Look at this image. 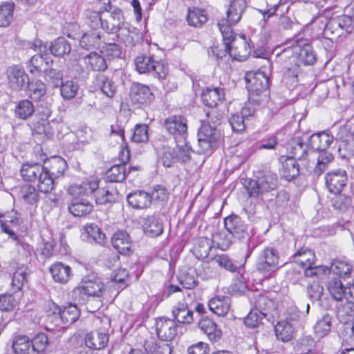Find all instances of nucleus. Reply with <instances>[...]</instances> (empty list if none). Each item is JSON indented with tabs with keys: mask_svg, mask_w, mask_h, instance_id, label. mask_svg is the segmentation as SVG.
Returning <instances> with one entry per match:
<instances>
[{
	"mask_svg": "<svg viewBox=\"0 0 354 354\" xmlns=\"http://www.w3.org/2000/svg\"><path fill=\"white\" fill-rule=\"evenodd\" d=\"M206 117L198 131V153L210 155L218 145L221 133L216 126L221 123L223 115L212 109L206 113Z\"/></svg>",
	"mask_w": 354,
	"mask_h": 354,
	"instance_id": "1",
	"label": "nucleus"
},
{
	"mask_svg": "<svg viewBox=\"0 0 354 354\" xmlns=\"http://www.w3.org/2000/svg\"><path fill=\"white\" fill-rule=\"evenodd\" d=\"M98 180L83 182L80 185L73 184L68 187V193L71 195H93L98 205L113 204L119 198V192L112 185L100 186Z\"/></svg>",
	"mask_w": 354,
	"mask_h": 354,
	"instance_id": "2",
	"label": "nucleus"
},
{
	"mask_svg": "<svg viewBox=\"0 0 354 354\" xmlns=\"http://www.w3.org/2000/svg\"><path fill=\"white\" fill-rule=\"evenodd\" d=\"M316 21L323 25V33L326 37H339L344 34V32L350 34L354 30V3L352 5L351 15L337 16L328 22L323 17H319Z\"/></svg>",
	"mask_w": 354,
	"mask_h": 354,
	"instance_id": "3",
	"label": "nucleus"
},
{
	"mask_svg": "<svg viewBox=\"0 0 354 354\" xmlns=\"http://www.w3.org/2000/svg\"><path fill=\"white\" fill-rule=\"evenodd\" d=\"M278 187L277 175L271 171L259 172L255 179L250 180L246 185L250 197H261L268 196L275 191Z\"/></svg>",
	"mask_w": 354,
	"mask_h": 354,
	"instance_id": "4",
	"label": "nucleus"
},
{
	"mask_svg": "<svg viewBox=\"0 0 354 354\" xmlns=\"http://www.w3.org/2000/svg\"><path fill=\"white\" fill-rule=\"evenodd\" d=\"M44 165L37 162H27L22 165L20 174L25 181H37L39 191L46 194L53 189V183L48 174H44Z\"/></svg>",
	"mask_w": 354,
	"mask_h": 354,
	"instance_id": "5",
	"label": "nucleus"
},
{
	"mask_svg": "<svg viewBox=\"0 0 354 354\" xmlns=\"http://www.w3.org/2000/svg\"><path fill=\"white\" fill-rule=\"evenodd\" d=\"M104 290V286L101 279L94 274H89L74 288L73 298L79 304H83L89 297H101Z\"/></svg>",
	"mask_w": 354,
	"mask_h": 354,
	"instance_id": "6",
	"label": "nucleus"
},
{
	"mask_svg": "<svg viewBox=\"0 0 354 354\" xmlns=\"http://www.w3.org/2000/svg\"><path fill=\"white\" fill-rule=\"evenodd\" d=\"M224 226L225 230L229 231L235 239L247 241L245 259H248L255 248V245H250V239L253 235L250 226L246 224L241 217L235 214H231L225 218Z\"/></svg>",
	"mask_w": 354,
	"mask_h": 354,
	"instance_id": "7",
	"label": "nucleus"
},
{
	"mask_svg": "<svg viewBox=\"0 0 354 354\" xmlns=\"http://www.w3.org/2000/svg\"><path fill=\"white\" fill-rule=\"evenodd\" d=\"M283 265L280 263L279 251L273 247H266L259 254L255 268L262 274L270 276Z\"/></svg>",
	"mask_w": 354,
	"mask_h": 354,
	"instance_id": "8",
	"label": "nucleus"
},
{
	"mask_svg": "<svg viewBox=\"0 0 354 354\" xmlns=\"http://www.w3.org/2000/svg\"><path fill=\"white\" fill-rule=\"evenodd\" d=\"M102 8V28L109 34L118 32L120 28L126 23L121 8L109 3L104 2Z\"/></svg>",
	"mask_w": 354,
	"mask_h": 354,
	"instance_id": "9",
	"label": "nucleus"
},
{
	"mask_svg": "<svg viewBox=\"0 0 354 354\" xmlns=\"http://www.w3.org/2000/svg\"><path fill=\"white\" fill-rule=\"evenodd\" d=\"M272 64L270 60H266L257 71H250L245 74L248 89L257 91H267L269 87V77L272 73Z\"/></svg>",
	"mask_w": 354,
	"mask_h": 354,
	"instance_id": "10",
	"label": "nucleus"
},
{
	"mask_svg": "<svg viewBox=\"0 0 354 354\" xmlns=\"http://www.w3.org/2000/svg\"><path fill=\"white\" fill-rule=\"evenodd\" d=\"M150 339L144 343L146 350L153 354H171V344L174 337V333H153Z\"/></svg>",
	"mask_w": 354,
	"mask_h": 354,
	"instance_id": "11",
	"label": "nucleus"
},
{
	"mask_svg": "<svg viewBox=\"0 0 354 354\" xmlns=\"http://www.w3.org/2000/svg\"><path fill=\"white\" fill-rule=\"evenodd\" d=\"M289 7L290 6L285 0H279L277 3L268 5V9L259 10V12L262 14L265 21L273 15L279 16L280 26L284 29H289L291 28L292 21L289 17L284 16V14L288 11Z\"/></svg>",
	"mask_w": 354,
	"mask_h": 354,
	"instance_id": "12",
	"label": "nucleus"
},
{
	"mask_svg": "<svg viewBox=\"0 0 354 354\" xmlns=\"http://www.w3.org/2000/svg\"><path fill=\"white\" fill-rule=\"evenodd\" d=\"M9 86L15 91L25 90L29 83V76L19 66L9 67L6 71Z\"/></svg>",
	"mask_w": 354,
	"mask_h": 354,
	"instance_id": "13",
	"label": "nucleus"
},
{
	"mask_svg": "<svg viewBox=\"0 0 354 354\" xmlns=\"http://www.w3.org/2000/svg\"><path fill=\"white\" fill-rule=\"evenodd\" d=\"M325 180L330 192L339 194L346 185L348 181L347 173L342 169H334L326 174Z\"/></svg>",
	"mask_w": 354,
	"mask_h": 354,
	"instance_id": "14",
	"label": "nucleus"
},
{
	"mask_svg": "<svg viewBox=\"0 0 354 354\" xmlns=\"http://www.w3.org/2000/svg\"><path fill=\"white\" fill-rule=\"evenodd\" d=\"M53 63V60L48 53H37L27 61L26 68L30 74L41 75Z\"/></svg>",
	"mask_w": 354,
	"mask_h": 354,
	"instance_id": "15",
	"label": "nucleus"
},
{
	"mask_svg": "<svg viewBox=\"0 0 354 354\" xmlns=\"http://www.w3.org/2000/svg\"><path fill=\"white\" fill-rule=\"evenodd\" d=\"M129 96L132 103L138 105L149 104L154 99L149 87L138 82L132 84Z\"/></svg>",
	"mask_w": 354,
	"mask_h": 354,
	"instance_id": "16",
	"label": "nucleus"
},
{
	"mask_svg": "<svg viewBox=\"0 0 354 354\" xmlns=\"http://www.w3.org/2000/svg\"><path fill=\"white\" fill-rule=\"evenodd\" d=\"M111 244L120 254L129 256L133 253V242L126 231L115 232L112 235Z\"/></svg>",
	"mask_w": 354,
	"mask_h": 354,
	"instance_id": "17",
	"label": "nucleus"
},
{
	"mask_svg": "<svg viewBox=\"0 0 354 354\" xmlns=\"http://www.w3.org/2000/svg\"><path fill=\"white\" fill-rule=\"evenodd\" d=\"M142 227L144 234L151 238L160 236L164 230L162 219L156 214L143 218Z\"/></svg>",
	"mask_w": 354,
	"mask_h": 354,
	"instance_id": "18",
	"label": "nucleus"
},
{
	"mask_svg": "<svg viewBox=\"0 0 354 354\" xmlns=\"http://www.w3.org/2000/svg\"><path fill=\"white\" fill-rule=\"evenodd\" d=\"M73 198L68 205L69 212L75 217L85 216L93 210L92 204L84 198L85 195H73Z\"/></svg>",
	"mask_w": 354,
	"mask_h": 354,
	"instance_id": "19",
	"label": "nucleus"
},
{
	"mask_svg": "<svg viewBox=\"0 0 354 354\" xmlns=\"http://www.w3.org/2000/svg\"><path fill=\"white\" fill-rule=\"evenodd\" d=\"M254 304V310L263 316L269 322L270 311L275 309L274 303L272 299L262 293H254L251 299Z\"/></svg>",
	"mask_w": 354,
	"mask_h": 354,
	"instance_id": "20",
	"label": "nucleus"
},
{
	"mask_svg": "<svg viewBox=\"0 0 354 354\" xmlns=\"http://www.w3.org/2000/svg\"><path fill=\"white\" fill-rule=\"evenodd\" d=\"M279 160L281 165L279 172L282 178L291 181L299 175V165L294 158L281 156Z\"/></svg>",
	"mask_w": 354,
	"mask_h": 354,
	"instance_id": "21",
	"label": "nucleus"
},
{
	"mask_svg": "<svg viewBox=\"0 0 354 354\" xmlns=\"http://www.w3.org/2000/svg\"><path fill=\"white\" fill-rule=\"evenodd\" d=\"M116 33L118 39L126 46H133L141 40L139 30L128 23H125Z\"/></svg>",
	"mask_w": 354,
	"mask_h": 354,
	"instance_id": "22",
	"label": "nucleus"
},
{
	"mask_svg": "<svg viewBox=\"0 0 354 354\" xmlns=\"http://www.w3.org/2000/svg\"><path fill=\"white\" fill-rule=\"evenodd\" d=\"M164 127L171 135L180 136L185 138L187 135V120L181 115H171L164 122Z\"/></svg>",
	"mask_w": 354,
	"mask_h": 354,
	"instance_id": "23",
	"label": "nucleus"
},
{
	"mask_svg": "<svg viewBox=\"0 0 354 354\" xmlns=\"http://www.w3.org/2000/svg\"><path fill=\"white\" fill-rule=\"evenodd\" d=\"M291 259L302 268L304 271L313 266L317 260L314 251L306 247L300 248L291 257Z\"/></svg>",
	"mask_w": 354,
	"mask_h": 354,
	"instance_id": "24",
	"label": "nucleus"
},
{
	"mask_svg": "<svg viewBox=\"0 0 354 354\" xmlns=\"http://www.w3.org/2000/svg\"><path fill=\"white\" fill-rule=\"evenodd\" d=\"M334 140L333 136L325 131L313 134L308 140V147L319 152L326 151V149L332 144Z\"/></svg>",
	"mask_w": 354,
	"mask_h": 354,
	"instance_id": "25",
	"label": "nucleus"
},
{
	"mask_svg": "<svg viewBox=\"0 0 354 354\" xmlns=\"http://www.w3.org/2000/svg\"><path fill=\"white\" fill-rule=\"evenodd\" d=\"M49 165L45 167L44 174H48L49 178L53 183L55 187V180L62 176L68 167L67 163L65 160L59 156H55L48 161ZM48 164V162H46Z\"/></svg>",
	"mask_w": 354,
	"mask_h": 354,
	"instance_id": "26",
	"label": "nucleus"
},
{
	"mask_svg": "<svg viewBox=\"0 0 354 354\" xmlns=\"http://www.w3.org/2000/svg\"><path fill=\"white\" fill-rule=\"evenodd\" d=\"M308 145H305L300 137L292 138L287 144V150L291 154L290 158H294L295 160H305L308 156Z\"/></svg>",
	"mask_w": 354,
	"mask_h": 354,
	"instance_id": "27",
	"label": "nucleus"
},
{
	"mask_svg": "<svg viewBox=\"0 0 354 354\" xmlns=\"http://www.w3.org/2000/svg\"><path fill=\"white\" fill-rule=\"evenodd\" d=\"M128 204L133 209H146L150 207V194L143 190H137L127 196Z\"/></svg>",
	"mask_w": 354,
	"mask_h": 354,
	"instance_id": "28",
	"label": "nucleus"
},
{
	"mask_svg": "<svg viewBox=\"0 0 354 354\" xmlns=\"http://www.w3.org/2000/svg\"><path fill=\"white\" fill-rule=\"evenodd\" d=\"M84 62L87 68L97 72H104L108 68L106 59L100 53L92 51L84 57Z\"/></svg>",
	"mask_w": 354,
	"mask_h": 354,
	"instance_id": "29",
	"label": "nucleus"
},
{
	"mask_svg": "<svg viewBox=\"0 0 354 354\" xmlns=\"http://www.w3.org/2000/svg\"><path fill=\"white\" fill-rule=\"evenodd\" d=\"M224 90L222 88H207L201 94V100L204 105L214 108L218 102L224 100Z\"/></svg>",
	"mask_w": 354,
	"mask_h": 354,
	"instance_id": "30",
	"label": "nucleus"
},
{
	"mask_svg": "<svg viewBox=\"0 0 354 354\" xmlns=\"http://www.w3.org/2000/svg\"><path fill=\"white\" fill-rule=\"evenodd\" d=\"M102 32L91 30L85 32L80 39V46L86 50H93L100 47L102 44Z\"/></svg>",
	"mask_w": 354,
	"mask_h": 354,
	"instance_id": "31",
	"label": "nucleus"
},
{
	"mask_svg": "<svg viewBox=\"0 0 354 354\" xmlns=\"http://www.w3.org/2000/svg\"><path fill=\"white\" fill-rule=\"evenodd\" d=\"M211 260L217 264L221 268L232 273H239L241 268L243 266L247 261V259H245L243 263H239L232 259L226 254H216L212 258Z\"/></svg>",
	"mask_w": 354,
	"mask_h": 354,
	"instance_id": "32",
	"label": "nucleus"
},
{
	"mask_svg": "<svg viewBox=\"0 0 354 354\" xmlns=\"http://www.w3.org/2000/svg\"><path fill=\"white\" fill-rule=\"evenodd\" d=\"M330 271L339 278L347 279L351 277L353 266L345 257L335 259L331 262Z\"/></svg>",
	"mask_w": 354,
	"mask_h": 354,
	"instance_id": "33",
	"label": "nucleus"
},
{
	"mask_svg": "<svg viewBox=\"0 0 354 354\" xmlns=\"http://www.w3.org/2000/svg\"><path fill=\"white\" fill-rule=\"evenodd\" d=\"M50 272L55 281L60 283H67L71 277V269L70 266L64 265L61 262L53 263L50 268Z\"/></svg>",
	"mask_w": 354,
	"mask_h": 354,
	"instance_id": "34",
	"label": "nucleus"
},
{
	"mask_svg": "<svg viewBox=\"0 0 354 354\" xmlns=\"http://www.w3.org/2000/svg\"><path fill=\"white\" fill-rule=\"evenodd\" d=\"M80 315V312L76 305L68 304L64 306L59 319L63 323L62 328L66 329L70 325L77 320Z\"/></svg>",
	"mask_w": 354,
	"mask_h": 354,
	"instance_id": "35",
	"label": "nucleus"
},
{
	"mask_svg": "<svg viewBox=\"0 0 354 354\" xmlns=\"http://www.w3.org/2000/svg\"><path fill=\"white\" fill-rule=\"evenodd\" d=\"M35 106L32 101L25 99L19 101L14 109L15 116L20 120H26L34 114Z\"/></svg>",
	"mask_w": 354,
	"mask_h": 354,
	"instance_id": "36",
	"label": "nucleus"
},
{
	"mask_svg": "<svg viewBox=\"0 0 354 354\" xmlns=\"http://www.w3.org/2000/svg\"><path fill=\"white\" fill-rule=\"evenodd\" d=\"M209 308L218 316L225 315L230 307V299L228 297H216L209 301Z\"/></svg>",
	"mask_w": 354,
	"mask_h": 354,
	"instance_id": "37",
	"label": "nucleus"
},
{
	"mask_svg": "<svg viewBox=\"0 0 354 354\" xmlns=\"http://www.w3.org/2000/svg\"><path fill=\"white\" fill-rule=\"evenodd\" d=\"M317 61V55L312 46L309 44H304L299 50H297V62L304 65H313Z\"/></svg>",
	"mask_w": 354,
	"mask_h": 354,
	"instance_id": "38",
	"label": "nucleus"
},
{
	"mask_svg": "<svg viewBox=\"0 0 354 354\" xmlns=\"http://www.w3.org/2000/svg\"><path fill=\"white\" fill-rule=\"evenodd\" d=\"M245 3L242 0H236L230 3L227 10L226 23L230 24H237L241 18L242 12L245 8Z\"/></svg>",
	"mask_w": 354,
	"mask_h": 354,
	"instance_id": "39",
	"label": "nucleus"
},
{
	"mask_svg": "<svg viewBox=\"0 0 354 354\" xmlns=\"http://www.w3.org/2000/svg\"><path fill=\"white\" fill-rule=\"evenodd\" d=\"M51 54L55 57H64L71 51V44L63 37H59L51 42L49 47Z\"/></svg>",
	"mask_w": 354,
	"mask_h": 354,
	"instance_id": "40",
	"label": "nucleus"
},
{
	"mask_svg": "<svg viewBox=\"0 0 354 354\" xmlns=\"http://www.w3.org/2000/svg\"><path fill=\"white\" fill-rule=\"evenodd\" d=\"M109 341L108 333H86V345L92 349L99 350L106 346Z\"/></svg>",
	"mask_w": 354,
	"mask_h": 354,
	"instance_id": "41",
	"label": "nucleus"
},
{
	"mask_svg": "<svg viewBox=\"0 0 354 354\" xmlns=\"http://www.w3.org/2000/svg\"><path fill=\"white\" fill-rule=\"evenodd\" d=\"M174 317L180 324H190L193 321V312L186 303H178L172 310Z\"/></svg>",
	"mask_w": 354,
	"mask_h": 354,
	"instance_id": "42",
	"label": "nucleus"
},
{
	"mask_svg": "<svg viewBox=\"0 0 354 354\" xmlns=\"http://www.w3.org/2000/svg\"><path fill=\"white\" fill-rule=\"evenodd\" d=\"M346 288L340 279L337 277L330 279L327 284L329 293L336 301H342L344 299Z\"/></svg>",
	"mask_w": 354,
	"mask_h": 354,
	"instance_id": "43",
	"label": "nucleus"
},
{
	"mask_svg": "<svg viewBox=\"0 0 354 354\" xmlns=\"http://www.w3.org/2000/svg\"><path fill=\"white\" fill-rule=\"evenodd\" d=\"M235 239L227 230H221L212 236V242L221 250H227L232 245Z\"/></svg>",
	"mask_w": 354,
	"mask_h": 354,
	"instance_id": "44",
	"label": "nucleus"
},
{
	"mask_svg": "<svg viewBox=\"0 0 354 354\" xmlns=\"http://www.w3.org/2000/svg\"><path fill=\"white\" fill-rule=\"evenodd\" d=\"M30 97L35 101H40L46 94V86L40 80H29L28 85Z\"/></svg>",
	"mask_w": 354,
	"mask_h": 354,
	"instance_id": "45",
	"label": "nucleus"
},
{
	"mask_svg": "<svg viewBox=\"0 0 354 354\" xmlns=\"http://www.w3.org/2000/svg\"><path fill=\"white\" fill-rule=\"evenodd\" d=\"M96 83L102 92L109 97H113L116 93L117 87L111 79L104 74L96 76Z\"/></svg>",
	"mask_w": 354,
	"mask_h": 354,
	"instance_id": "46",
	"label": "nucleus"
},
{
	"mask_svg": "<svg viewBox=\"0 0 354 354\" xmlns=\"http://www.w3.org/2000/svg\"><path fill=\"white\" fill-rule=\"evenodd\" d=\"M127 174L126 165H115L106 172L105 179L111 183L122 182L125 179Z\"/></svg>",
	"mask_w": 354,
	"mask_h": 354,
	"instance_id": "47",
	"label": "nucleus"
},
{
	"mask_svg": "<svg viewBox=\"0 0 354 354\" xmlns=\"http://www.w3.org/2000/svg\"><path fill=\"white\" fill-rule=\"evenodd\" d=\"M134 63L139 73H150L153 64H155V58L153 55H140L136 57Z\"/></svg>",
	"mask_w": 354,
	"mask_h": 354,
	"instance_id": "48",
	"label": "nucleus"
},
{
	"mask_svg": "<svg viewBox=\"0 0 354 354\" xmlns=\"http://www.w3.org/2000/svg\"><path fill=\"white\" fill-rule=\"evenodd\" d=\"M217 25L223 36L227 50H232L231 44L234 41L236 37L231 27L233 24L226 23L225 19H223L218 21Z\"/></svg>",
	"mask_w": 354,
	"mask_h": 354,
	"instance_id": "49",
	"label": "nucleus"
},
{
	"mask_svg": "<svg viewBox=\"0 0 354 354\" xmlns=\"http://www.w3.org/2000/svg\"><path fill=\"white\" fill-rule=\"evenodd\" d=\"M186 19L188 24L194 27L201 26L207 20L205 11L196 8H194L193 10L188 8Z\"/></svg>",
	"mask_w": 354,
	"mask_h": 354,
	"instance_id": "50",
	"label": "nucleus"
},
{
	"mask_svg": "<svg viewBox=\"0 0 354 354\" xmlns=\"http://www.w3.org/2000/svg\"><path fill=\"white\" fill-rule=\"evenodd\" d=\"M333 159L332 153L328 151L319 152L313 172L317 176L321 175L328 169V165L333 161Z\"/></svg>",
	"mask_w": 354,
	"mask_h": 354,
	"instance_id": "51",
	"label": "nucleus"
},
{
	"mask_svg": "<svg viewBox=\"0 0 354 354\" xmlns=\"http://www.w3.org/2000/svg\"><path fill=\"white\" fill-rule=\"evenodd\" d=\"M44 79L52 88H58L63 82L64 73L62 70L50 66L44 72Z\"/></svg>",
	"mask_w": 354,
	"mask_h": 354,
	"instance_id": "52",
	"label": "nucleus"
},
{
	"mask_svg": "<svg viewBox=\"0 0 354 354\" xmlns=\"http://www.w3.org/2000/svg\"><path fill=\"white\" fill-rule=\"evenodd\" d=\"M297 47H288L283 49L276 55V61L277 63L286 65L285 67H288L287 64H292L297 62Z\"/></svg>",
	"mask_w": 354,
	"mask_h": 354,
	"instance_id": "53",
	"label": "nucleus"
},
{
	"mask_svg": "<svg viewBox=\"0 0 354 354\" xmlns=\"http://www.w3.org/2000/svg\"><path fill=\"white\" fill-rule=\"evenodd\" d=\"M176 149L170 147H162L158 152V161L165 167H171L176 162Z\"/></svg>",
	"mask_w": 354,
	"mask_h": 354,
	"instance_id": "54",
	"label": "nucleus"
},
{
	"mask_svg": "<svg viewBox=\"0 0 354 354\" xmlns=\"http://www.w3.org/2000/svg\"><path fill=\"white\" fill-rule=\"evenodd\" d=\"M86 24L92 29L102 28V8L99 11L86 10L84 12Z\"/></svg>",
	"mask_w": 354,
	"mask_h": 354,
	"instance_id": "55",
	"label": "nucleus"
},
{
	"mask_svg": "<svg viewBox=\"0 0 354 354\" xmlns=\"http://www.w3.org/2000/svg\"><path fill=\"white\" fill-rule=\"evenodd\" d=\"M14 3H3L0 6V27L8 26L13 19Z\"/></svg>",
	"mask_w": 354,
	"mask_h": 354,
	"instance_id": "56",
	"label": "nucleus"
},
{
	"mask_svg": "<svg viewBox=\"0 0 354 354\" xmlns=\"http://www.w3.org/2000/svg\"><path fill=\"white\" fill-rule=\"evenodd\" d=\"M26 270V267L21 266L14 272L11 286L15 292L21 290L25 283L27 282Z\"/></svg>",
	"mask_w": 354,
	"mask_h": 354,
	"instance_id": "57",
	"label": "nucleus"
},
{
	"mask_svg": "<svg viewBox=\"0 0 354 354\" xmlns=\"http://www.w3.org/2000/svg\"><path fill=\"white\" fill-rule=\"evenodd\" d=\"M21 198L28 204L33 205L39 200V195L36 188L30 185H24L20 192Z\"/></svg>",
	"mask_w": 354,
	"mask_h": 354,
	"instance_id": "58",
	"label": "nucleus"
},
{
	"mask_svg": "<svg viewBox=\"0 0 354 354\" xmlns=\"http://www.w3.org/2000/svg\"><path fill=\"white\" fill-rule=\"evenodd\" d=\"M58 88H59L61 95L64 100H71L75 97L79 85L72 80H67L64 82H62Z\"/></svg>",
	"mask_w": 354,
	"mask_h": 354,
	"instance_id": "59",
	"label": "nucleus"
},
{
	"mask_svg": "<svg viewBox=\"0 0 354 354\" xmlns=\"http://www.w3.org/2000/svg\"><path fill=\"white\" fill-rule=\"evenodd\" d=\"M100 53L109 59L119 58L122 55V48L116 43H104L101 46Z\"/></svg>",
	"mask_w": 354,
	"mask_h": 354,
	"instance_id": "60",
	"label": "nucleus"
},
{
	"mask_svg": "<svg viewBox=\"0 0 354 354\" xmlns=\"http://www.w3.org/2000/svg\"><path fill=\"white\" fill-rule=\"evenodd\" d=\"M212 241L206 237L198 239L195 248V255L198 259L204 260L208 257L212 248Z\"/></svg>",
	"mask_w": 354,
	"mask_h": 354,
	"instance_id": "61",
	"label": "nucleus"
},
{
	"mask_svg": "<svg viewBox=\"0 0 354 354\" xmlns=\"http://www.w3.org/2000/svg\"><path fill=\"white\" fill-rule=\"evenodd\" d=\"M335 196L332 198L331 203L335 209L344 212L351 207L352 199L350 196L345 194H334Z\"/></svg>",
	"mask_w": 354,
	"mask_h": 354,
	"instance_id": "62",
	"label": "nucleus"
},
{
	"mask_svg": "<svg viewBox=\"0 0 354 354\" xmlns=\"http://www.w3.org/2000/svg\"><path fill=\"white\" fill-rule=\"evenodd\" d=\"M31 344L28 337L24 335H20L13 340L12 348L17 354H27L30 349Z\"/></svg>",
	"mask_w": 354,
	"mask_h": 354,
	"instance_id": "63",
	"label": "nucleus"
},
{
	"mask_svg": "<svg viewBox=\"0 0 354 354\" xmlns=\"http://www.w3.org/2000/svg\"><path fill=\"white\" fill-rule=\"evenodd\" d=\"M299 64L295 63V66L290 68L287 67L286 71L284 73L282 82L289 87H295L298 82Z\"/></svg>",
	"mask_w": 354,
	"mask_h": 354,
	"instance_id": "64",
	"label": "nucleus"
}]
</instances>
